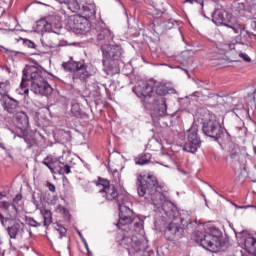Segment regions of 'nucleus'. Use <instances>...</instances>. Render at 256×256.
I'll list each match as a JSON object with an SVG mask.
<instances>
[{"label": "nucleus", "instance_id": "nucleus-2", "mask_svg": "<svg viewBox=\"0 0 256 256\" xmlns=\"http://www.w3.org/2000/svg\"><path fill=\"white\" fill-rule=\"evenodd\" d=\"M102 197H105L107 201H115L119 209V220L116 226L119 232L116 236V243L124 249L131 247L136 253H143V256L147 252V240L143 237V227L145 222L143 218L136 216L133 217V210L129 208V196L117 191L115 186L111 185L108 188H102L99 190Z\"/></svg>", "mask_w": 256, "mask_h": 256}, {"label": "nucleus", "instance_id": "nucleus-3", "mask_svg": "<svg viewBox=\"0 0 256 256\" xmlns=\"http://www.w3.org/2000/svg\"><path fill=\"white\" fill-rule=\"evenodd\" d=\"M43 74V71L35 66L24 69L20 83V94L28 95V87L30 85V90L33 91L35 95L51 97V95H53V87H51V84L43 77Z\"/></svg>", "mask_w": 256, "mask_h": 256}, {"label": "nucleus", "instance_id": "nucleus-21", "mask_svg": "<svg viewBox=\"0 0 256 256\" xmlns=\"http://www.w3.org/2000/svg\"><path fill=\"white\" fill-rule=\"evenodd\" d=\"M58 3H61L67 6L69 11L72 13H77L81 10V4H79V0H55Z\"/></svg>", "mask_w": 256, "mask_h": 256}, {"label": "nucleus", "instance_id": "nucleus-32", "mask_svg": "<svg viewBox=\"0 0 256 256\" xmlns=\"http://www.w3.org/2000/svg\"><path fill=\"white\" fill-rule=\"evenodd\" d=\"M24 141H25V143H27L28 149H31L35 145V139H33V138L25 137Z\"/></svg>", "mask_w": 256, "mask_h": 256}, {"label": "nucleus", "instance_id": "nucleus-17", "mask_svg": "<svg viewBox=\"0 0 256 256\" xmlns=\"http://www.w3.org/2000/svg\"><path fill=\"white\" fill-rule=\"evenodd\" d=\"M6 231L10 239H23V235H25V224L22 222H15L13 225L8 226Z\"/></svg>", "mask_w": 256, "mask_h": 256}, {"label": "nucleus", "instance_id": "nucleus-26", "mask_svg": "<svg viewBox=\"0 0 256 256\" xmlns=\"http://www.w3.org/2000/svg\"><path fill=\"white\" fill-rule=\"evenodd\" d=\"M229 155H230V159H239V145L237 144H231L229 146Z\"/></svg>", "mask_w": 256, "mask_h": 256}, {"label": "nucleus", "instance_id": "nucleus-53", "mask_svg": "<svg viewBox=\"0 0 256 256\" xmlns=\"http://www.w3.org/2000/svg\"><path fill=\"white\" fill-rule=\"evenodd\" d=\"M184 71H185V73H189V71H187V70H185V69H184Z\"/></svg>", "mask_w": 256, "mask_h": 256}, {"label": "nucleus", "instance_id": "nucleus-40", "mask_svg": "<svg viewBox=\"0 0 256 256\" xmlns=\"http://www.w3.org/2000/svg\"><path fill=\"white\" fill-rule=\"evenodd\" d=\"M256 209L255 205H245V206H237L236 205V209Z\"/></svg>", "mask_w": 256, "mask_h": 256}, {"label": "nucleus", "instance_id": "nucleus-20", "mask_svg": "<svg viewBox=\"0 0 256 256\" xmlns=\"http://www.w3.org/2000/svg\"><path fill=\"white\" fill-rule=\"evenodd\" d=\"M16 127L20 129V131H25L29 127V116L27 114L21 112L16 116Z\"/></svg>", "mask_w": 256, "mask_h": 256}, {"label": "nucleus", "instance_id": "nucleus-50", "mask_svg": "<svg viewBox=\"0 0 256 256\" xmlns=\"http://www.w3.org/2000/svg\"><path fill=\"white\" fill-rule=\"evenodd\" d=\"M198 87H203V85H201V83H197Z\"/></svg>", "mask_w": 256, "mask_h": 256}, {"label": "nucleus", "instance_id": "nucleus-6", "mask_svg": "<svg viewBox=\"0 0 256 256\" xmlns=\"http://www.w3.org/2000/svg\"><path fill=\"white\" fill-rule=\"evenodd\" d=\"M202 125L203 135L206 137H210V139H214V141H219L221 139V135H223V127H221V123L215 119V117L211 116V114L207 113L204 117L196 116L194 118L193 125Z\"/></svg>", "mask_w": 256, "mask_h": 256}, {"label": "nucleus", "instance_id": "nucleus-9", "mask_svg": "<svg viewBox=\"0 0 256 256\" xmlns=\"http://www.w3.org/2000/svg\"><path fill=\"white\" fill-rule=\"evenodd\" d=\"M7 197L5 192H0V199ZM17 219V207L9 202H0V223L3 227H7V221H15Z\"/></svg>", "mask_w": 256, "mask_h": 256}, {"label": "nucleus", "instance_id": "nucleus-45", "mask_svg": "<svg viewBox=\"0 0 256 256\" xmlns=\"http://www.w3.org/2000/svg\"><path fill=\"white\" fill-rule=\"evenodd\" d=\"M2 49H4V51L6 52V53H15V51H13V50H9V49H7V48H5V47H3V46H0Z\"/></svg>", "mask_w": 256, "mask_h": 256}, {"label": "nucleus", "instance_id": "nucleus-39", "mask_svg": "<svg viewBox=\"0 0 256 256\" xmlns=\"http://www.w3.org/2000/svg\"><path fill=\"white\" fill-rule=\"evenodd\" d=\"M61 170L63 171V173H65L66 175H69V173H71V166L69 165H64Z\"/></svg>", "mask_w": 256, "mask_h": 256}, {"label": "nucleus", "instance_id": "nucleus-25", "mask_svg": "<svg viewBox=\"0 0 256 256\" xmlns=\"http://www.w3.org/2000/svg\"><path fill=\"white\" fill-rule=\"evenodd\" d=\"M154 87L156 95L164 96L167 95V93H169V88H167V85L165 84L155 82Z\"/></svg>", "mask_w": 256, "mask_h": 256}, {"label": "nucleus", "instance_id": "nucleus-4", "mask_svg": "<svg viewBox=\"0 0 256 256\" xmlns=\"http://www.w3.org/2000/svg\"><path fill=\"white\" fill-rule=\"evenodd\" d=\"M101 51L104 71L111 76L117 75L121 71L119 62L123 57V48L120 45L103 44Z\"/></svg>", "mask_w": 256, "mask_h": 256}, {"label": "nucleus", "instance_id": "nucleus-16", "mask_svg": "<svg viewBox=\"0 0 256 256\" xmlns=\"http://www.w3.org/2000/svg\"><path fill=\"white\" fill-rule=\"evenodd\" d=\"M68 25L72 31H75L76 33H85L87 31V18L80 16V15H74L70 17L68 21Z\"/></svg>", "mask_w": 256, "mask_h": 256}, {"label": "nucleus", "instance_id": "nucleus-1", "mask_svg": "<svg viewBox=\"0 0 256 256\" xmlns=\"http://www.w3.org/2000/svg\"><path fill=\"white\" fill-rule=\"evenodd\" d=\"M136 185L139 197L151 201L154 206L157 221L164 224L168 223L165 229V235L168 236V239H181L185 229L193 223L189 211H179L177 205L167 200L165 195L157 190L163 189V187L159 186L157 177L154 175H138Z\"/></svg>", "mask_w": 256, "mask_h": 256}, {"label": "nucleus", "instance_id": "nucleus-55", "mask_svg": "<svg viewBox=\"0 0 256 256\" xmlns=\"http://www.w3.org/2000/svg\"><path fill=\"white\" fill-rule=\"evenodd\" d=\"M171 27H173V26H169V29H171Z\"/></svg>", "mask_w": 256, "mask_h": 256}, {"label": "nucleus", "instance_id": "nucleus-11", "mask_svg": "<svg viewBox=\"0 0 256 256\" xmlns=\"http://www.w3.org/2000/svg\"><path fill=\"white\" fill-rule=\"evenodd\" d=\"M230 29L234 31V33H239L235 37V41L237 45H243L244 47H249V43H251V39L255 37V33L249 32V30L245 29V26L234 23L232 26H230Z\"/></svg>", "mask_w": 256, "mask_h": 256}, {"label": "nucleus", "instance_id": "nucleus-44", "mask_svg": "<svg viewBox=\"0 0 256 256\" xmlns=\"http://www.w3.org/2000/svg\"><path fill=\"white\" fill-rule=\"evenodd\" d=\"M42 25L44 26L45 31H47V29H49V27H51V24H47V22L43 21Z\"/></svg>", "mask_w": 256, "mask_h": 256}, {"label": "nucleus", "instance_id": "nucleus-27", "mask_svg": "<svg viewBox=\"0 0 256 256\" xmlns=\"http://www.w3.org/2000/svg\"><path fill=\"white\" fill-rule=\"evenodd\" d=\"M11 86L7 82H0V95L1 97L9 96Z\"/></svg>", "mask_w": 256, "mask_h": 256}, {"label": "nucleus", "instance_id": "nucleus-37", "mask_svg": "<svg viewBox=\"0 0 256 256\" xmlns=\"http://www.w3.org/2000/svg\"><path fill=\"white\" fill-rule=\"evenodd\" d=\"M46 187H48V189H49V191H51V193H55V191H56L55 184H53L51 182H47Z\"/></svg>", "mask_w": 256, "mask_h": 256}, {"label": "nucleus", "instance_id": "nucleus-10", "mask_svg": "<svg viewBox=\"0 0 256 256\" xmlns=\"http://www.w3.org/2000/svg\"><path fill=\"white\" fill-rule=\"evenodd\" d=\"M237 239L244 245L241 250L242 256H255L256 255V238L249 232L243 230L235 232Z\"/></svg>", "mask_w": 256, "mask_h": 256}, {"label": "nucleus", "instance_id": "nucleus-54", "mask_svg": "<svg viewBox=\"0 0 256 256\" xmlns=\"http://www.w3.org/2000/svg\"><path fill=\"white\" fill-rule=\"evenodd\" d=\"M164 167H169V165H164Z\"/></svg>", "mask_w": 256, "mask_h": 256}, {"label": "nucleus", "instance_id": "nucleus-33", "mask_svg": "<svg viewBox=\"0 0 256 256\" xmlns=\"http://www.w3.org/2000/svg\"><path fill=\"white\" fill-rule=\"evenodd\" d=\"M0 149H3V151H5L6 156L9 157V159H13V156L11 155V151H9L7 147H5V143L0 142Z\"/></svg>", "mask_w": 256, "mask_h": 256}, {"label": "nucleus", "instance_id": "nucleus-13", "mask_svg": "<svg viewBox=\"0 0 256 256\" xmlns=\"http://www.w3.org/2000/svg\"><path fill=\"white\" fill-rule=\"evenodd\" d=\"M211 19L215 25H224L229 29H231V26L235 24L229 20V13L222 9L219 4H216L213 12H211Z\"/></svg>", "mask_w": 256, "mask_h": 256}, {"label": "nucleus", "instance_id": "nucleus-18", "mask_svg": "<svg viewBox=\"0 0 256 256\" xmlns=\"http://www.w3.org/2000/svg\"><path fill=\"white\" fill-rule=\"evenodd\" d=\"M0 102L2 103L4 111H7V113H17V109H19V101L11 98V96H3L0 98Z\"/></svg>", "mask_w": 256, "mask_h": 256}, {"label": "nucleus", "instance_id": "nucleus-36", "mask_svg": "<svg viewBox=\"0 0 256 256\" xmlns=\"http://www.w3.org/2000/svg\"><path fill=\"white\" fill-rule=\"evenodd\" d=\"M184 3H190V5L197 3L198 5L203 6L204 1L203 0H185Z\"/></svg>", "mask_w": 256, "mask_h": 256}, {"label": "nucleus", "instance_id": "nucleus-29", "mask_svg": "<svg viewBox=\"0 0 256 256\" xmlns=\"http://www.w3.org/2000/svg\"><path fill=\"white\" fill-rule=\"evenodd\" d=\"M26 223L30 227H41V222H37L33 217H26Z\"/></svg>", "mask_w": 256, "mask_h": 256}, {"label": "nucleus", "instance_id": "nucleus-24", "mask_svg": "<svg viewBox=\"0 0 256 256\" xmlns=\"http://www.w3.org/2000/svg\"><path fill=\"white\" fill-rule=\"evenodd\" d=\"M151 163V154H141L135 159L136 165H149Z\"/></svg>", "mask_w": 256, "mask_h": 256}, {"label": "nucleus", "instance_id": "nucleus-14", "mask_svg": "<svg viewBox=\"0 0 256 256\" xmlns=\"http://www.w3.org/2000/svg\"><path fill=\"white\" fill-rule=\"evenodd\" d=\"M167 100L164 97H160L154 100V109L151 113L152 121L159 123L161 117H167Z\"/></svg>", "mask_w": 256, "mask_h": 256}, {"label": "nucleus", "instance_id": "nucleus-12", "mask_svg": "<svg viewBox=\"0 0 256 256\" xmlns=\"http://www.w3.org/2000/svg\"><path fill=\"white\" fill-rule=\"evenodd\" d=\"M155 89V80H141L136 86L132 88L133 93L137 95L140 99H147L153 95V90Z\"/></svg>", "mask_w": 256, "mask_h": 256}, {"label": "nucleus", "instance_id": "nucleus-35", "mask_svg": "<svg viewBox=\"0 0 256 256\" xmlns=\"http://www.w3.org/2000/svg\"><path fill=\"white\" fill-rule=\"evenodd\" d=\"M239 57L243 59V61H246V63H251V57L245 53H240Z\"/></svg>", "mask_w": 256, "mask_h": 256}, {"label": "nucleus", "instance_id": "nucleus-43", "mask_svg": "<svg viewBox=\"0 0 256 256\" xmlns=\"http://www.w3.org/2000/svg\"><path fill=\"white\" fill-rule=\"evenodd\" d=\"M82 242L84 243V247L87 250L88 253H90L89 251V245H87V241L85 240V238H82Z\"/></svg>", "mask_w": 256, "mask_h": 256}, {"label": "nucleus", "instance_id": "nucleus-31", "mask_svg": "<svg viewBox=\"0 0 256 256\" xmlns=\"http://www.w3.org/2000/svg\"><path fill=\"white\" fill-rule=\"evenodd\" d=\"M248 23L250 25V29L254 31V36L256 37V18H251L250 20H248Z\"/></svg>", "mask_w": 256, "mask_h": 256}, {"label": "nucleus", "instance_id": "nucleus-15", "mask_svg": "<svg viewBox=\"0 0 256 256\" xmlns=\"http://www.w3.org/2000/svg\"><path fill=\"white\" fill-rule=\"evenodd\" d=\"M95 30L97 32V41L99 43H109L115 38L113 32H111L109 28L105 27L104 22H98L96 24Z\"/></svg>", "mask_w": 256, "mask_h": 256}, {"label": "nucleus", "instance_id": "nucleus-48", "mask_svg": "<svg viewBox=\"0 0 256 256\" xmlns=\"http://www.w3.org/2000/svg\"><path fill=\"white\" fill-rule=\"evenodd\" d=\"M28 233H29L30 237H31V235H33V232H31V230H29Z\"/></svg>", "mask_w": 256, "mask_h": 256}, {"label": "nucleus", "instance_id": "nucleus-5", "mask_svg": "<svg viewBox=\"0 0 256 256\" xmlns=\"http://www.w3.org/2000/svg\"><path fill=\"white\" fill-rule=\"evenodd\" d=\"M222 236L223 233L215 226L205 228L204 232H195L196 241L200 243L201 247L206 249V251H211L212 253H217V251L223 247L221 243Z\"/></svg>", "mask_w": 256, "mask_h": 256}, {"label": "nucleus", "instance_id": "nucleus-28", "mask_svg": "<svg viewBox=\"0 0 256 256\" xmlns=\"http://www.w3.org/2000/svg\"><path fill=\"white\" fill-rule=\"evenodd\" d=\"M93 183L96 185V187H103V189H107L111 187V184L107 179H103L101 177H98L97 181H93Z\"/></svg>", "mask_w": 256, "mask_h": 256}, {"label": "nucleus", "instance_id": "nucleus-49", "mask_svg": "<svg viewBox=\"0 0 256 256\" xmlns=\"http://www.w3.org/2000/svg\"><path fill=\"white\" fill-rule=\"evenodd\" d=\"M79 237H81V239H83V236L81 235V232H78Z\"/></svg>", "mask_w": 256, "mask_h": 256}, {"label": "nucleus", "instance_id": "nucleus-23", "mask_svg": "<svg viewBox=\"0 0 256 256\" xmlns=\"http://www.w3.org/2000/svg\"><path fill=\"white\" fill-rule=\"evenodd\" d=\"M59 161H53V158L51 157H46L43 161L42 164L48 167V169L53 173L57 169V165H59Z\"/></svg>", "mask_w": 256, "mask_h": 256}, {"label": "nucleus", "instance_id": "nucleus-52", "mask_svg": "<svg viewBox=\"0 0 256 256\" xmlns=\"http://www.w3.org/2000/svg\"><path fill=\"white\" fill-rule=\"evenodd\" d=\"M215 193H216L217 195H219V192H217V190H215Z\"/></svg>", "mask_w": 256, "mask_h": 256}, {"label": "nucleus", "instance_id": "nucleus-34", "mask_svg": "<svg viewBox=\"0 0 256 256\" xmlns=\"http://www.w3.org/2000/svg\"><path fill=\"white\" fill-rule=\"evenodd\" d=\"M112 175L114 177L115 183H119L121 181V174H119V171L114 170Z\"/></svg>", "mask_w": 256, "mask_h": 256}, {"label": "nucleus", "instance_id": "nucleus-41", "mask_svg": "<svg viewBox=\"0 0 256 256\" xmlns=\"http://www.w3.org/2000/svg\"><path fill=\"white\" fill-rule=\"evenodd\" d=\"M0 256H5V248L3 245V240L0 239Z\"/></svg>", "mask_w": 256, "mask_h": 256}, {"label": "nucleus", "instance_id": "nucleus-7", "mask_svg": "<svg viewBox=\"0 0 256 256\" xmlns=\"http://www.w3.org/2000/svg\"><path fill=\"white\" fill-rule=\"evenodd\" d=\"M62 67L65 71H69L73 74V83H87V79L91 77V73L87 71V64L84 62H63Z\"/></svg>", "mask_w": 256, "mask_h": 256}, {"label": "nucleus", "instance_id": "nucleus-51", "mask_svg": "<svg viewBox=\"0 0 256 256\" xmlns=\"http://www.w3.org/2000/svg\"><path fill=\"white\" fill-rule=\"evenodd\" d=\"M171 23H172L171 20H169L168 25H171Z\"/></svg>", "mask_w": 256, "mask_h": 256}, {"label": "nucleus", "instance_id": "nucleus-42", "mask_svg": "<svg viewBox=\"0 0 256 256\" xmlns=\"http://www.w3.org/2000/svg\"><path fill=\"white\" fill-rule=\"evenodd\" d=\"M41 41H42V45H45L46 47H53V43H51V42L46 43L45 42V37Z\"/></svg>", "mask_w": 256, "mask_h": 256}, {"label": "nucleus", "instance_id": "nucleus-46", "mask_svg": "<svg viewBox=\"0 0 256 256\" xmlns=\"http://www.w3.org/2000/svg\"><path fill=\"white\" fill-rule=\"evenodd\" d=\"M117 3H119V5H121V7H123V9H125V6L123 5V2H121V0H116Z\"/></svg>", "mask_w": 256, "mask_h": 256}, {"label": "nucleus", "instance_id": "nucleus-19", "mask_svg": "<svg viewBox=\"0 0 256 256\" xmlns=\"http://www.w3.org/2000/svg\"><path fill=\"white\" fill-rule=\"evenodd\" d=\"M82 11L85 19H93L97 14V7L93 2H86L82 6Z\"/></svg>", "mask_w": 256, "mask_h": 256}, {"label": "nucleus", "instance_id": "nucleus-22", "mask_svg": "<svg viewBox=\"0 0 256 256\" xmlns=\"http://www.w3.org/2000/svg\"><path fill=\"white\" fill-rule=\"evenodd\" d=\"M40 213L44 219L43 221L44 227H49V225L53 223V213H51V210L46 208H42L40 210Z\"/></svg>", "mask_w": 256, "mask_h": 256}, {"label": "nucleus", "instance_id": "nucleus-38", "mask_svg": "<svg viewBox=\"0 0 256 256\" xmlns=\"http://www.w3.org/2000/svg\"><path fill=\"white\" fill-rule=\"evenodd\" d=\"M25 45L27 47H29L30 49H35V42L31 41V40H25L24 41Z\"/></svg>", "mask_w": 256, "mask_h": 256}, {"label": "nucleus", "instance_id": "nucleus-8", "mask_svg": "<svg viewBox=\"0 0 256 256\" xmlns=\"http://www.w3.org/2000/svg\"><path fill=\"white\" fill-rule=\"evenodd\" d=\"M199 127L193 124L190 129L185 133L183 151L186 153L195 154L196 151L201 149V137H199Z\"/></svg>", "mask_w": 256, "mask_h": 256}, {"label": "nucleus", "instance_id": "nucleus-47", "mask_svg": "<svg viewBox=\"0 0 256 256\" xmlns=\"http://www.w3.org/2000/svg\"><path fill=\"white\" fill-rule=\"evenodd\" d=\"M16 199H17L18 201H21V195H17V196H16Z\"/></svg>", "mask_w": 256, "mask_h": 256}, {"label": "nucleus", "instance_id": "nucleus-30", "mask_svg": "<svg viewBox=\"0 0 256 256\" xmlns=\"http://www.w3.org/2000/svg\"><path fill=\"white\" fill-rule=\"evenodd\" d=\"M57 233H59V239H62L66 237L67 235V228L61 225H58V228H56Z\"/></svg>", "mask_w": 256, "mask_h": 256}]
</instances>
